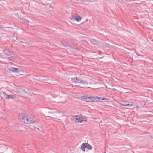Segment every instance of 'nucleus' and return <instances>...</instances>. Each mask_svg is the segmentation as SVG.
<instances>
[{
    "instance_id": "f257e3e1",
    "label": "nucleus",
    "mask_w": 153,
    "mask_h": 153,
    "mask_svg": "<svg viewBox=\"0 0 153 153\" xmlns=\"http://www.w3.org/2000/svg\"><path fill=\"white\" fill-rule=\"evenodd\" d=\"M20 118L21 121L26 124H33L36 122V119L33 117L21 115Z\"/></svg>"
},
{
    "instance_id": "f03ea898",
    "label": "nucleus",
    "mask_w": 153,
    "mask_h": 153,
    "mask_svg": "<svg viewBox=\"0 0 153 153\" xmlns=\"http://www.w3.org/2000/svg\"><path fill=\"white\" fill-rule=\"evenodd\" d=\"M81 100L87 102H92L95 100L97 101L100 98L97 97H93L91 96L85 95L81 97Z\"/></svg>"
},
{
    "instance_id": "7ed1b4c3",
    "label": "nucleus",
    "mask_w": 153,
    "mask_h": 153,
    "mask_svg": "<svg viewBox=\"0 0 153 153\" xmlns=\"http://www.w3.org/2000/svg\"><path fill=\"white\" fill-rule=\"evenodd\" d=\"M71 81L75 83H81L83 84H86L87 83L85 81L82 80L79 78L76 77L75 78H71Z\"/></svg>"
},
{
    "instance_id": "20e7f679",
    "label": "nucleus",
    "mask_w": 153,
    "mask_h": 153,
    "mask_svg": "<svg viewBox=\"0 0 153 153\" xmlns=\"http://www.w3.org/2000/svg\"><path fill=\"white\" fill-rule=\"evenodd\" d=\"M7 149V147L5 145L0 144V153H4Z\"/></svg>"
},
{
    "instance_id": "39448f33",
    "label": "nucleus",
    "mask_w": 153,
    "mask_h": 153,
    "mask_svg": "<svg viewBox=\"0 0 153 153\" xmlns=\"http://www.w3.org/2000/svg\"><path fill=\"white\" fill-rule=\"evenodd\" d=\"M7 71L8 72H14L17 71L19 70V69L17 68L10 67V68H8L7 69Z\"/></svg>"
},
{
    "instance_id": "423d86ee",
    "label": "nucleus",
    "mask_w": 153,
    "mask_h": 153,
    "mask_svg": "<svg viewBox=\"0 0 153 153\" xmlns=\"http://www.w3.org/2000/svg\"><path fill=\"white\" fill-rule=\"evenodd\" d=\"M72 19H73V20H75L76 21L79 22L81 20V18L79 15L76 14L75 15L73 16H72Z\"/></svg>"
},
{
    "instance_id": "0eeeda50",
    "label": "nucleus",
    "mask_w": 153,
    "mask_h": 153,
    "mask_svg": "<svg viewBox=\"0 0 153 153\" xmlns=\"http://www.w3.org/2000/svg\"><path fill=\"white\" fill-rule=\"evenodd\" d=\"M3 95L4 96V97L7 99H12L13 98V95H8L4 92L3 93Z\"/></svg>"
},
{
    "instance_id": "6e6552de",
    "label": "nucleus",
    "mask_w": 153,
    "mask_h": 153,
    "mask_svg": "<svg viewBox=\"0 0 153 153\" xmlns=\"http://www.w3.org/2000/svg\"><path fill=\"white\" fill-rule=\"evenodd\" d=\"M90 42L91 43L94 45H98L100 44V42L94 39H92L91 40Z\"/></svg>"
},
{
    "instance_id": "1a4fd4ad",
    "label": "nucleus",
    "mask_w": 153,
    "mask_h": 153,
    "mask_svg": "<svg viewBox=\"0 0 153 153\" xmlns=\"http://www.w3.org/2000/svg\"><path fill=\"white\" fill-rule=\"evenodd\" d=\"M120 104L123 106H126L131 107L133 105V103L132 102H130L129 103H127L126 102L124 103L123 104L120 103Z\"/></svg>"
},
{
    "instance_id": "9d476101",
    "label": "nucleus",
    "mask_w": 153,
    "mask_h": 153,
    "mask_svg": "<svg viewBox=\"0 0 153 153\" xmlns=\"http://www.w3.org/2000/svg\"><path fill=\"white\" fill-rule=\"evenodd\" d=\"M14 55L11 52H10L8 54H7V57L10 60H12V58L14 56Z\"/></svg>"
},
{
    "instance_id": "9b49d317",
    "label": "nucleus",
    "mask_w": 153,
    "mask_h": 153,
    "mask_svg": "<svg viewBox=\"0 0 153 153\" xmlns=\"http://www.w3.org/2000/svg\"><path fill=\"white\" fill-rule=\"evenodd\" d=\"M75 121L76 122H80V116H76L74 117Z\"/></svg>"
},
{
    "instance_id": "f8f14e48",
    "label": "nucleus",
    "mask_w": 153,
    "mask_h": 153,
    "mask_svg": "<svg viewBox=\"0 0 153 153\" xmlns=\"http://www.w3.org/2000/svg\"><path fill=\"white\" fill-rule=\"evenodd\" d=\"M85 144H86V147L87 149H90V150H91L92 149V146H91L88 143H85Z\"/></svg>"
},
{
    "instance_id": "ddd939ff",
    "label": "nucleus",
    "mask_w": 153,
    "mask_h": 153,
    "mask_svg": "<svg viewBox=\"0 0 153 153\" xmlns=\"http://www.w3.org/2000/svg\"><path fill=\"white\" fill-rule=\"evenodd\" d=\"M80 122H83L86 121V118L85 117H82L80 116Z\"/></svg>"
},
{
    "instance_id": "4468645a",
    "label": "nucleus",
    "mask_w": 153,
    "mask_h": 153,
    "mask_svg": "<svg viewBox=\"0 0 153 153\" xmlns=\"http://www.w3.org/2000/svg\"><path fill=\"white\" fill-rule=\"evenodd\" d=\"M85 148H86L85 143H83L82 145L81 146V148L82 150L84 152L85 151Z\"/></svg>"
},
{
    "instance_id": "2eb2a0df",
    "label": "nucleus",
    "mask_w": 153,
    "mask_h": 153,
    "mask_svg": "<svg viewBox=\"0 0 153 153\" xmlns=\"http://www.w3.org/2000/svg\"><path fill=\"white\" fill-rule=\"evenodd\" d=\"M11 52H10L9 50L8 49H5L3 51V53L4 54L6 55H7V54H9Z\"/></svg>"
},
{
    "instance_id": "dca6fc26",
    "label": "nucleus",
    "mask_w": 153,
    "mask_h": 153,
    "mask_svg": "<svg viewBox=\"0 0 153 153\" xmlns=\"http://www.w3.org/2000/svg\"><path fill=\"white\" fill-rule=\"evenodd\" d=\"M62 43L65 46H67V47H68L69 48H73L74 49H75V48L73 47L72 46H69L68 44V42L65 43V44H64L63 43Z\"/></svg>"
},
{
    "instance_id": "f3484780",
    "label": "nucleus",
    "mask_w": 153,
    "mask_h": 153,
    "mask_svg": "<svg viewBox=\"0 0 153 153\" xmlns=\"http://www.w3.org/2000/svg\"><path fill=\"white\" fill-rule=\"evenodd\" d=\"M22 89L19 88H16L14 90V91L17 92H20Z\"/></svg>"
},
{
    "instance_id": "a211bd4d",
    "label": "nucleus",
    "mask_w": 153,
    "mask_h": 153,
    "mask_svg": "<svg viewBox=\"0 0 153 153\" xmlns=\"http://www.w3.org/2000/svg\"><path fill=\"white\" fill-rule=\"evenodd\" d=\"M31 129H32V130H34L35 131H39V129L38 128L35 127L33 128H31Z\"/></svg>"
},
{
    "instance_id": "6ab92c4d",
    "label": "nucleus",
    "mask_w": 153,
    "mask_h": 153,
    "mask_svg": "<svg viewBox=\"0 0 153 153\" xmlns=\"http://www.w3.org/2000/svg\"><path fill=\"white\" fill-rule=\"evenodd\" d=\"M13 39L14 41H15L17 39V38L16 36H14L13 38Z\"/></svg>"
},
{
    "instance_id": "aec40b11",
    "label": "nucleus",
    "mask_w": 153,
    "mask_h": 153,
    "mask_svg": "<svg viewBox=\"0 0 153 153\" xmlns=\"http://www.w3.org/2000/svg\"><path fill=\"white\" fill-rule=\"evenodd\" d=\"M22 91L24 93H27V91H25V90L22 89V90H21V91Z\"/></svg>"
},
{
    "instance_id": "412c9836",
    "label": "nucleus",
    "mask_w": 153,
    "mask_h": 153,
    "mask_svg": "<svg viewBox=\"0 0 153 153\" xmlns=\"http://www.w3.org/2000/svg\"><path fill=\"white\" fill-rule=\"evenodd\" d=\"M25 22L26 23H27L29 22V21L28 20H25Z\"/></svg>"
},
{
    "instance_id": "4be33fe9",
    "label": "nucleus",
    "mask_w": 153,
    "mask_h": 153,
    "mask_svg": "<svg viewBox=\"0 0 153 153\" xmlns=\"http://www.w3.org/2000/svg\"><path fill=\"white\" fill-rule=\"evenodd\" d=\"M24 43L25 44H26L24 42H22L21 41H19V42H18V43Z\"/></svg>"
},
{
    "instance_id": "5701e85b",
    "label": "nucleus",
    "mask_w": 153,
    "mask_h": 153,
    "mask_svg": "<svg viewBox=\"0 0 153 153\" xmlns=\"http://www.w3.org/2000/svg\"><path fill=\"white\" fill-rule=\"evenodd\" d=\"M102 100H107V99H106V98H102Z\"/></svg>"
},
{
    "instance_id": "b1692460",
    "label": "nucleus",
    "mask_w": 153,
    "mask_h": 153,
    "mask_svg": "<svg viewBox=\"0 0 153 153\" xmlns=\"http://www.w3.org/2000/svg\"><path fill=\"white\" fill-rule=\"evenodd\" d=\"M117 0L118 1H120V0Z\"/></svg>"
}]
</instances>
